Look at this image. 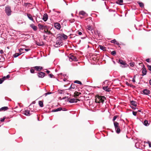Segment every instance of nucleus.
Instances as JSON below:
<instances>
[{
  "label": "nucleus",
  "mask_w": 151,
  "mask_h": 151,
  "mask_svg": "<svg viewBox=\"0 0 151 151\" xmlns=\"http://www.w3.org/2000/svg\"><path fill=\"white\" fill-rule=\"evenodd\" d=\"M5 12L8 16L11 15L12 14V11L11 7L9 6H7L5 7Z\"/></svg>",
  "instance_id": "f257e3e1"
},
{
  "label": "nucleus",
  "mask_w": 151,
  "mask_h": 151,
  "mask_svg": "<svg viewBox=\"0 0 151 151\" xmlns=\"http://www.w3.org/2000/svg\"><path fill=\"white\" fill-rule=\"evenodd\" d=\"M105 97L104 96H98L97 98L96 99V101L98 103H103L104 101Z\"/></svg>",
  "instance_id": "f03ea898"
},
{
  "label": "nucleus",
  "mask_w": 151,
  "mask_h": 151,
  "mask_svg": "<svg viewBox=\"0 0 151 151\" xmlns=\"http://www.w3.org/2000/svg\"><path fill=\"white\" fill-rule=\"evenodd\" d=\"M69 57V59L70 61H77L78 60V59L76 58L73 55H70Z\"/></svg>",
  "instance_id": "7ed1b4c3"
},
{
  "label": "nucleus",
  "mask_w": 151,
  "mask_h": 151,
  "mask_svg": "<svg viewBox=\"0 0 151 151\" xmlns=\"http://www.w3.org/2000/svg\"><path fill=\"white\" fill-rule=\"evenodd\" d=\"M46 74L43 72H40L37 73V76L39 78H42L45 76Z\"/></svg>",
  "instance_id": "20e7f679"
},
{
  "label": "nucleus",
  "mask_w": 151,
  "mask_h": 151,
  "mask_svg": "<svg viewBox=\"0 0 151 151\" xmlns=\"http://www.w3.org/2000/svg\"><path fill=\"white\" fill-rule=\"evenodd\" d=\"M54 27L58 29H60L61 28V26L60 24L57 22L54 23Z\"/></svg>",
  "instance_id": "39448f33"
},
{
  "label": "nucleus",
  "mask_w": 151,
  "mask_h": 151,
  "mask_svg": "<svg viewBox=\"0 0 151 151\" xmlns=\"http://www.w3.org/2000/svg\"><path fill=\"white\" fill-rule=\"evenodd\" d=\"M143 65V69L142 71V76H144L145 75L147 74V71L145 68V66Z\"/></svg>",
  "instance_id": "423d86ee"
},
{
  "label": "nucleus",
  "mask_w": 151,
  "mask_h": 151,
  "mask_svg": "<svg viewBox=\"0 0 151 151\" xmlns=\"http://www.w3.org/2000/svg\"><path fill=\"white\" fill-rule=\"evenodd\" d=\"M63 45V43L61 42L60 41H57L56 44L55 45V47H58L61 46Z\"/></svg>",
  "instance_id": "0eeeda50"
},
{
  "label": "nucleus",
  "mask_w": 151,
  "mask_h": 151,
  "mask_svg": "<svg viewBox=\"0 0 151 151\" xmlns=\"http://www.w3.org/2000/svg\"><path fill=\"white\" fill-rule=\"evenodd\" d=\"M33 68L34 69H35L37 71H40L43 69L42 67L39 66H36L33 67Z\"/></svg>",
  "instance_id": "6e6552de"
},
{
  "label": "nucleus",
  "mask_w": 151,
  "mask_h": 151,
  "mask_svg": "<svg viewBox=\"0 0 151 151\" xmlns=\"http://www.w3.org/2000/svg\"><path fill=\"white\" fill-rule=\"evenodd\" d=\"M48 19V15L47 13H45L44 14L42 19L45 22L47 21Z\"/></svg>",
  "instance_id": "1a4fd4ad"
},
{
  "label": "nucleus",
  "mask_w": 151,
  "mask_h": 151,
  "mask_svg": "<svg viewBox=\"0 0 151 151\" xmlns=\"http://www.w3.org/2000/svg\"><path fill=\"white\" fill-rule=\"evenodd\" d=\"M79 100L78 99H76L74 98L71 99L69 100V102L70 103L77 102Z\"/></svg>",
  "instance_id": "9d476101"
},
{
  "label": "nucleus",
  "mask_w": 151,
  "mask_h": 151,
  "mask_svg": "<svg viewBox=\"0 0 151 151\" xmlns=\"http://www.w3.org/2000/svg\"><path fill=\"white\" fill-rule=\"evenodd\" d=\"M143 94L145 95H148L150 93V91L147 89H145L143 91Z\"/></svg>",
  "instance_id": "9b49d317"
},
{
  "label": "nucleus",
  "mask_w": 151,
  "mask_h": 151,
  "mask_svg": "<svg viewBox=\"0 0 151 151\" xmlns=\"http://www.w3.org/2000/svg\"><path fill=\"white\" fill-rule=\"evenodd\" d=\"M79 15H82L86 17L88 16V14L84 11H82L79 12Z\"/></svg>",
  "instance_id": "f8f14e48"
},
{
  "label": "nucleus",
  "mask_w": 151,
  "mask_h": 151,
  "mask_svg": "<svg viewBox=\"0 0 151 151\" xmlns=\"http://www.w3.org/2000/svg\"><path fill=\"white\" fill-rule=\"evenodd\" d=\"M30 27L35 31L37 30V27L34 24H31L30 25Z\"/></svg>",
  "instance_id": "ddd939ff"
},
{
  "label": "nucleus",
  "mask_w": 151,
  "mask_h": 151,
  "mask_svg": "<svg viewBox=\"0 0 151 151\" xmlns=\"http://www.w3.org/2000/svg\"><path fill=\"white\" fill-rule=\"evenodd\" d=\"M63 37L64 39H67L68 38L67 36L64 34H62L60 35L59 36H58V38H59V37Z\"/></svg>",
  "instance_id": "4468645a"
},
{
  "label": "nucleus",
  "mask_w": 151,
  "mask_h": 151,
  "mask_svg": "<svg viewBox=\"0 0 151 151\" xmlns=\"http://www.w3.org/2000/svg\"><path fill=\"white\" fill-rule=\"evenodd\" d=\"M114 124L115 129H117V128H119V123L116 122H114Z\"/></svg>",
  "instance_id": "2eb2a0df"
},
{
  "label": "nucleus",
  "mask_w": 151,
  "mask_h": 151,
  "mask_svg": "<svg viewBox=\"0 0 151 151\" xmlns=\"http://www.w3.org/2000/svg\"><path fill=\"white\" fill-rule=\"evenodd\" d=\"M27 16L28 17V18L30 20L32 21L33 22H34V19L32 17V16L30 14H27Z\"/></svg>",
  "instance_id": "dca6fc26"
},
{
  "label": "nucleus",
  "mask_w": 151,
  "mask_h": 151,
  "mask_svg": "<svg viewBox=\"0 0 151 151\" xmlns=\"http://www.w3.org/2000/svg\"><path fill=\"white\" fill-rule=\"evenodd\" d=\"M130 103L132 105L135 106H137V103L136 101L132 100L130 101Z\"/></svg>",
  "instance_id": "f3484780"
},
{
  "label": "nucleus",
  "mask_w": 151,
  "mask_h": 151,
  "mask_svg": "<svg viewBox=\"0 0 151 151\" xmlns=\"http://www.w3.org/2000/svg\"><path fill=\"white\" fill-rule=\"evenodd\" d=\"M62 110V108L61 107H59L58 108L56 109H55L54 110H53L52 112H57L59 111H60Z\"/></svg>",
  "instance_id": "a211bd4d"
},
{
  "label": "nucleus",
  "mask_w": 151,
  "mask_h": 151,
  "mask_svg": "<svg viewBox=\"0 0 151 151\" xmlns=\"http://www.w3.org/2000/svg\"><path fill=\"white\" fill-rule=\"evenodd\" d=\"M24 114L26 116H29L30 114L29 111V110H25L24 112Z\"/></svg>",
  "instance_id": "6ab92c4d"
},
{
  "label": "nucleus",
  "mask_w": 151,
  "mask_h": 151,
  "mask_svg": "<svg viewBox=\"0 0 151 151\" xmlns=\"http://www.w3.org/2000/svg\"><path fill=\"white\" fill-rule=\"evenodd\" d=\"M143 124L146 126H148L149 125V123H148V121L145 120L144 121L143 123Z\"/></svg>",
  "instance_id": "aec40b11"
},
{
  "label": "nucleus",
  "mask_w": 151,
  "mask_h": 151,
  "mask_svg": "<svg viewBox=\"0 0 151 151\" xmlns=\"http://www.w3.org/2000/svg\"><path fill=\"white\" fill-rule=\"evenodd\" d=\"M8 109V107L7 106H4L3 107H1L0 109V111H6V110H7Z\"/></svg>",
  "instance_id": "412c9836"
},
{
  "label": "nucleus",
  "mask_w": 151,
  "mask_h": 151,
  "mask_svg": "<svg viewBox=\"0 0 151 151\" xmlns=\"http://www.w3.org/2000/svg\"><path fill=\"white\" fill-rule=\"evenodd\" d=\"M108 86H105L103 87V88L104 90L107 92H109V89L108 88Z\"/></svg>",
  "instance_id": "4be33fe9"
},
{
  "label": "nucleus",
  "mask_w": 151,
  "mask_h": 151,
  "mask_svg": "<svg viewBox=\"0 0 151 151\" xmlns=\"http://www.w3.org/2000/svg\"><path fill=\"white\" fill-rule=\"evenodd\" d=\"M38 26L40 29H42L45 28V27L43 25H42L40 24H38Z\"/></svg>",
  "instance_id": "5701e85b"
},
{
  "label": "nucleus",
  "mask_w": 151,
  "mask_h": 151,
  "mask_svg": "<svg viewBox=\"0 0 151 151\" xmlns=\"http://www.w3.org/2000/svg\"><path fill=\"white\" fill-rule=\"evenodd\" d=\"M76 87V86L75 84H71V86L70 88V89H74Z\"/></svg>",
  "instance_id": "b1692460"
},
{
  "label": "nucleus",
  "mask_w": 151,
  "mask_h": 151,
  "mask_svg": "<svg viewBox=\"0 0 151 151\" xmlns=\"http://www.w3.org/2000/svg\"><path fill=\"white\" fill-rule=\"evenodd\" d=\"M125 83L127 86H129L130 87H133L134 86L133 85L129 84L128 82L126 81L125 82Z\"/></svg>",
  "instance_id": "393cba45"
},
{
  "label": "nucleus",
  "mask_w": 151,
  "mask_h": 151,
  "mask_svg": "<svg viewBox=\"0 0 151 151\" xmlns=\"http://www.w3.org/2000/svg\"><path fill=\"white\" fill-rule=\"evenodd\" d=\"M39 104L40 107H42L43 106V102L42 101H39Z\"/></svg>",
  "instance_id": "a878e982"
},
{
  "label": "nucleus",
  "mask_w": 151,
  "mask_h": 151,
  "mask_svg": "<svg viewBox=\"0 0 151 151\" xmlns=\"http://www.w3.org/2000/svg\"><path fill=\"white\" fill-rule=\"evenodd\" d=\"M115 129L116 132L117 134H119V133H120V132L121 130H120L119 127V128H117V129Z\"/></svg>",
  "instance_id": "bb28decb"
},
{
  "label": "nucleus",
  "mask_w": 151,
  "mask_h": 151,
  "mask_svg": "<svg viewBox=\"0 0 151 151\" xmlns=\"http://www.w3.org/2000/svg\"><path fill=\"white\" fill-rule=\"evenodd\" d=\"M87 29L88 30L92 31V28L90 25H88L87 27Z\"/></svg>",
  "instance_id": "cd10ccee"
},
{
  "label": "nucleus",
  "mask_w": 151,
  "mask_h": 151,
  "mask_svg": "<svg viewBox=\"0 0 151 151\" xmlns=\"http://www.w3.org/2000/svg\"><path fill=\"white\" fill-rule=\"evenodd\" d=\"M80 94V93L78 92H75L74 93L75 97H76L78 96Z\"/></svg>",
  "instance_id": "c85d7f7f"
},
{
  "label": "nucleus",
  "mask_w": 151,
  "mask_h": 151,
  "mask_svg": "<svg viewBox=\"0 0 151 151\" xmlns=\"http://www.w3.org/2000/svg\"><path fill=\"white\" fill-rule=\"evenodd\" d=\"M99 47H100V49L101 50L103 51H104L105 50V47H104L102 45H100Z\"/></svg>",
  "instance_id": "c756f323"
},
{
  "label": "nucleus",
  "mask_w": 151,
  "mask_h": 151,
  "mask_svg": "<svg viewBox=\"0 0 151 151\" xmlns=\"http://www.w3.org/2000/svg\"><path fill=\"white\" fill-rule=\"evenodd\" d=\"M74 83H78V84H79L80 85H81L82 84V83L81 82L79 81H77V80H76V81H74Z\"/></svg>",
  "instance_id": "7c9ffc66"
},
{
  "label": "nucleus",
  "mask_w": 151,
  "mask_h": 151,
  "mask_svg": "<svg viewBox=\"0 0 151 151\" xmlns=\"http://www.w3.org/2000/svg\"><path fill=\"white\" fill-rule=\"evenodd\" d=\"M30 72L31 73H34L35 70L34 68L33 67H32L30 70Z\"/></svg>",
  "instance_id": "2f4dec72"
},
{
  "label": "nucleus",
  "mask_w": 151,
  "mask_h": 151,
  "mask_svg": "<svg viewBox=\"0 0 151 151\" xmlns=\"http://www.w3.org/2000/svg\"><path fill=\"white\" fill-rule=\"evenodd\" d=\"M119 61L120 62V64H121L122 65H125L127 64L123 60H119Z\"/></svg>",
  "instance_id": "473e14b6"
},
{
  "label": "nucleus",
  "mask_w": 151,
  "mask_h": 151,
  "mask_svg": "<svg viewBox=\"0 0 151 151\" xmlns=\"http://www.w3.org/2000/svg\"><path fill=\"white\" fill-rule=\"evenodd\" d=\"M138 4H139V6L141 7H144V4H143L142 3V2H139L138 3Z\"/></svg>",
  "instance_id": "72a5a7b5"
},
{
  "label": "nucleus",
  "mask_w": 151,
  "mask_h": 151,
  "mask_svg": "<svg viewBox=\"0 0 151 151\" xmlns=\"http://www.w3.org/2000/svg\"><path fill=\"white\" fill-rule=\"evenodd\" d=\"M44 32L46 33L47 35H50L51 34L50 31H48V30H44Z\"/></svg>",
  "instance_id": "f704fd0d"
},
{
  "label": "nucleus",
  "mask_w": 151,
  "mask_h": 151,
  "mask_svg": "<svg viewBox=\"0 0 151 151\" xmlns=\"http://www.w3.org/2000/svg\"><path fill=\"white\" fill-rule=\"evenodd\" d=\"M116 40L115 39H114L113 40H112L111 41V43H114V44H115V43H116Z\"/></svg>",
  "instance_id": "c9c22d12"
},
{
  "label": "nucleus",
  "mask_w": 151,
  "mask_h": 151,
  "mask_svg": "<svg viewBox=\"0 0 151 151\" xmlns=\"http://www.w3.org/2000/svg\"><path fill=\"white\" fill-rule=\"evenodd\" d=\"M129 65L132 67H133L134 65V63L131 62L129 63Z\"/></svg>",
  "instance_id": "e433bc0d"
},
{
  "label": "nucleus",
  "mask_w": 151,
  "mask_h": 151,
  "mask_svg": "<svg viewBox=\"0 0 151 151\" xmlns=\"http://www.w3.org/2000/svg\"><path fill=\"white\" fill-rule=\"evenodd\" d=\"M117 116H114L113 119V121H114L117 118Z\"/></svg>",
  "instance_id": "4c0bfd02"
},
{
  "label": "nucleus",
  "mask_w": 151,
  "mask_h": 151,
  "mask_svg": "<svg viewBox=\"0 0 151 151\" xmlns=\"http://www.w3.org/2000/svg\"><path fill=\"white\" fill-rule=\"evenodd\" d=\"M116 54V52L115 51H113L111 52L112 55H114Z\"/></svg>",
  "instance_id": "58836bf2"
},
{
  "label": "nucleus",
  "mask_w": 151,
  "mask_h": 151,
  "mask_svg": "<svg viewBox=\"0 0 151 151\" xmlns=\"http://www.w3.org/2000/svg\"><path fill=\"white\" fill-rule=\"evenodd\" d=\"M52 93L51 92H48L47 93H45V94H44V95H45V96H47V95H48V94H51Z\"/></svg>",
  "instance_id": "ea45409f"
},
{
  "label": "nucleus",
  "mask_w": 151,
  "mask_h": 151,
  "mask_svg": "<svg viewBox=\"0 0 151 151\" xmlns=\"http://www.w3.org/2000/svg\"><path fill=\"white\" fill-rule=\"evenodd\" d=\"M135 77H136V76H134L133 78V79H132V81L134 82H135Z\"/></svg>",
  "instance_id": "a19ab883"
},
{
  "label": "nucleus",
  "mask_w": 151,
  "mask_h": 151,
  "mask_svg": "<svg viewBox=\"0 0 151 151\" xmlns=\"http://www.w3.org/2000/svg\"><path fill=\"white\" fill-rule=\"evenodd\" d=\"M6 117H4L3 118H1L0 119V121L1 122H3L4 121Z\"/></svg>",
  "instance_id": "79ce46f5"
},
{
  "label": "nucleus",
  "mask_w": 151,
  "mask_h": 151,
  "mask_svg": "<svg viewBox=\"0 0 151 151\" xmlns=\"http://www.w3.org/2000/svg\"><path fill=\"white\" fill-rule=\"evenodd\" d=\"M137 113V111H133L132 112V114H133V115H134V116H136V115Z\"/></svg>",
  "instance_id": "37998d69"
},
{
  "label": "nucleus",
  "mask_w": 151,
  "mask_h": 151,
  "mask_svg": "<svg viewBox=\"0 0 151 151\" xmlns=\"http://www.w3.org/2000/svg\"><path fill=\"white\" fill-rule=\"evenodd\" d=\"M36 44L37 45H38V46H41L42 45V44H40L39 42H36Z\"/></svg>",
  "instance_id": "c03bdc74"
},
{
  "label": "nucleus",
  "mask_w": 151,
  "mask_h": 151,
  "mask_svg": "<svg viewBox=\"0 0 151 151\" xmlns=\"http://www.w3.org/2000/svg\"><path fill=\"white\" fill-rule=\"evenodd\" d=\"M4 80L2 78L0 79V84H1L4 81Z\"/></svg>",
  "instance_id": "a18cd8bd"
},
{
  "label": "nucleus",
  "mask_w": 151,
  "mask_h": 151,
  "mask_svg": "<svg viewBox=\"0 0 151 151\" xmlns=\"http://www.w3.org/2000/svg\"><path fill=\"white\" fill-rule=\"evenodd\" d=\"M147 67L148 68L149 70L151 71V65H148Z\"/></svg>",
  "instance_id": "49530a36"
},
{
  "label": "nucleus",
  "mask_w": 151,
  "mask_h": 151,
  "mask_svg": "<svg viewBox=\"0 0 151 151\" xmlns=\"http://www.w3.org/2000/svg\"><path fill=\"white\" fill-rule=\"evenodd\" d=\"M17 53H15V54L13 55V56H14V58H16V57H18V55H17Z\"/></svg>",
  "instance_id": "de8ad7c7"
},
{
  "label": "nucleus",
  "mask_w": 151,
  "mask_h": 151,
  "mask_svg": "<svg viewBox=\"0 0 151 151\" xmlns=\"http://www.w3.org/2000/svg\"><path fill=\"white\" fill-rule=\"evenodd\" d=\"M49 76L50 78H52L54 76L52 74H50L49 75Z\"/></svg>",
  "instance_id": "09e8293b"
},
{
  "label": "nucleus",
  "mask_w": 151,
  "mask_h": 151,
  "mask_svg": "<svg viewBox=\"0 0 151 151\" xmlns=\"http://www.w3.org/2000/svg\"><path fill=\"white\" fill-rule=\"evenodd\" d=\"M0 53L1 54H2L4 53L3 51L2 50H0Z\"/></svg>",
  "instance_id": "8fccbe9b"
},
{
  "label": "nucleus",
  "mask_w": 151,
  "mask_h": 151,
  "mask_svg": "<svg viewBox=\"0 0 151 151\" xmlns=\"http://www.w3.org/2000/svg\"><path fill=\"white\" fill-rule=\"evenodd\" d=\"M10 76H9V75H7V76H6V78H7V79L9 78Z\"/></svg>",
  "instance_id": "3c124183"
},
{
  "label": "nucleus",
  "mask_w": 151,
  "mask_h": 151,
  "mask_svg": "<svg viewBox=\"0 0 151 151\" xmlns=\"http://www.w3.org/2000/svg\"><path fill=\"white\" fill-rule=\"evenodd\" d=\"M24 50L26 52L30 50V49H25Z\"/></svg>",
  "instance_id": "603ef678"
},
{
  "label": "nucleus",
  "mask_w": 151,
  "mask_h": 151,
  "mask_svg": "<svg viewBox=\"0 0 151 151\" xmlns=\"http://www.w3.org/2000/svg\"><path fill=\"white\" fill-rule=\"evenodd\" d=\"M24 50V49H22V48H20L19 49V51L21 52V51L22 50Z\"/></svg>",
  "instance_id": "864d4df0"
},
{
  "label": "nucleus",
  "mask_w": 151,
  "mask_h": 151,
  "mask_svg": "<svg viewBox=\"0 0 151 151\" xmlns=\"http://www.w3.org/2000/svg\"><path fill=\"white\" fill-rule=\"evenodd\" d=\"M146 61L147 62H150V59L149 58L147 59Z\"/></svg>",
  "instance_id": "5fc2aeb1"
},
{
  "label": "nucleus",
  "mask_w": 151,
  "mask_h": 151,
  "mask_svg": "<svg viewBox=\"0 0 151 151\" xmlns=\"http://www.w3.org/2000/svg\"><path fill=\"white\" fill-rule=\"evenodd\" d=\"M17 55L18 56H19V55H21L22 54V53H21L20 52H18V53H17Z\"/></svg>",
  "instance_id": "6e6d98bb"
},
{
  "label": "nucleus",
  "mask_w": 151,
  "mask_h": 151,
  "mask_svg": "<svg viewBox=\"0 0 151 151\" xmlns=\"http://www.w3.org/2000/svg\"><path fill=\"white\" fill-rule=\"evenodd\" d=\"M4 80V81L6 79V77L5 76H4L2 78Z\"/></svg>",
  "instance_id": "4d7b16f0"
},
{
  "label": "nucleus",
  "mask_w": 151,
  "mask_h": 151,
  "mask_svg": "<svg viewBox=\"0 0 151 151\" xmlns=\"http://www.w3.org/2000/svg\"><path fill=\"white\" fill-rule=\"evenodd\" d=\"M115 44H116L117 45H120L119 43L117 42V41L116 42Z\"/></svg>",
  "instance_id": "13d9d810"
},
{
  "label": "nucleus",
  "mask_w": 151,
  "mask_h": 151,
  "mask_svg": "<svg viewBox=\"0 0 151 151\" xmlns=\"http://www.w3.org/2000/svg\"><path fill=\"white\" fill-rule=\"evenodd\" d=\"M82 34V33L81 32H78V34L79 35H81Z\"/></svg>",
  "instance_id": "bf43d9fd"
},
{
  "label": "nucleus",
  "mask_w": 151,
  "mask_h": 151,
  "mask_svg": "<svg viewBox=\"0 0 151 151\" xmlns=\"http://www.w3.org/2000/svg\"><path fill=\"white\" fill-rule=\"evenodd\" d=\"M118 1L119 3H122L123 2V0H119V1Z\"/></svg>",
  "instance_id": "052dcab7"
},
{
  "label": "nucleus",
  "mask_w": 151,
  "mask_h": 151,
  "mask_svg": "<svg viewBox=\"0 0 151 151\" xmlns=\"http://www.w3.org/2000/svg\"><path fill=\"white\" fill-rule=\"evenodd\" d=\"M150 142H150V141H148L147 142H145V143H148V144H149Z\"/></svg>",
  "instance_id": "680f3d73"
},
{
  "label": "nucleus",
  "mask_w": 151,
  "mask_h": 151,
  "mask_svg": "<svg viewBox=\"0 0 151 151\" xmlns=\"http://www.w3.org/2000/svg\"><path fill=\"white\" fill-rule=\"evenodd\" d=\"M131 108H132V109H133L134 110H135V109H136V108L135 107H133V106L131 107Z\"/></svg>",
  "instance_id": "e2e57ef3"
},
{
  "label": "nucleus",
  "mask_w": 151,
  "mask_h": 151,
  "mask_svg": "<svg viewBox=\"0 0 151 151\" xmlns=\"http://www.w3.org/2000/svg\"><path fill=\"white\" fill-rule=\"evenodd\" d=\"M149 145L150 147H151V142H150L149 144Z\"/></svg>",
  "instance_id": "0e129e2a"
},
{
  "label": "nucleus",
  "mask_w": 151,
  "mask_h": 151,
  "mask_svg": "<svg viewBox=\"0 0 151 151\" xmlns=\"http://www.w3.org/2000/svg\"><path fill=\"white\" fill-rule=\"evenodd\" d=\"M46 72L47 73H50V71H49V70H47L46 71Z\"/></svg>",
  "instance_id": "69168bd1"
},
{
  "label": "nucleus",
  "mask_w": 151,
  "mask_h": 151,
  "mask_svg": "<svg viewBox=\"0 0 151 151\" xmlns=\"http://www.w3.org/2000/svg\"><path fill=\"white\" fill-rule=\"evenodd\" d=\"M149 83L151 85V79L149 81Z\"/></svg>",
  "instance_id": "338daca9"
},
{
  "label": "nucleus",
  "mask_w": 151,
  "mask_h": 151,
  "mask_svg": "<svg viewBox=\"0 0 151 151\" xmlns=\"http://www.w3.org/2000/svg\"><path fill=\"white\" fill-rule=\"evenodd\" d=\"M55 12H57L58 13H59V14L60 13V11H55Z\"/></svg>",
  "instance_id": "774afa93"
}]
</instances>
